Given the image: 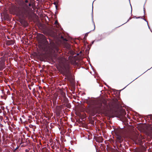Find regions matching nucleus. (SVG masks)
Here are the masks:
<instances>
[{"label": "nucleus", "mask_w": 152, "mask_h": 152, "mask_svg": "<svg viewBox=\"0 0 152 152\" xmlns=\"http://www.w3.org/2000/svg\"><path fill=\"white\" fill-rule=\"evenodd\" d=\"M134 140L135 142V143L137 142V141H139V142L140 141V139H139L138 138H137L136 139H134Z\"/></svg>", "instance_id": "f03ea898"}, {"label": "nucleus", "mask_w": 152, "mask_h": 152, "mask_svg": "<svg viewBox=\"0 0 152 152\" xmlns=\"http://www.w3.org/2000/svg\"><path fill=\"white\" fill-rule=\"evenodd\" d=\"M69 66L68 65H64L61 68V72L64 75L67 76L69 72Z\"/></svg>", "instance_id": "f257e3e1"}, {"label": "nucleus", "mask_w": 152, "mask_h": 152, "mask_svg": "<svg viewBox=\"0 0 152 152\" xmlns=\"http://www.w3.org/2000/svg\"><path fill=\"white\" fill-rule=\"evenodd\" d=\"M95 25H94V29H95Z\"/></svg>", "instance_id": "39448f33"}, {"label": "nucleus", "mask_w": 152, "mask_h": 152, "mask_svg": "<svg viewBox=\"0 0 152 152\" xmlns=\"http://www.w3.org/2000/svg\"><path fill=\"white\" fill-rule=\"evenodd\" d=\"M58 24V22L56 20L54 24L56 25V24Z\"/></svg>", "instance_id": "20e7f679"}, {"label": "nucleus", "mask_w": 152, "mask_h": 152, "mask_svg": "<svg viewBox=\"0 0 152 152\" xmlns=\"http://www.w3.org/2000/svg\"><path fill=\"white\" fill-rule=\"evenodd\" d=\"M4 66V65L3 64H2L1 65V67L0 66V70H1L3 69Z\"/></svg>", "instance_id": "7ed1b4c3"}]
</instances>
